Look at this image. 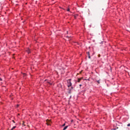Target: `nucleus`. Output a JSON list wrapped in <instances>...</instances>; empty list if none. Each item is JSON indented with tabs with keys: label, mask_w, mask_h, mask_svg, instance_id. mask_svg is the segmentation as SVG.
Instances as JSON below:
<instances>
[{
	"label": "nucleus",
	"mask_w": 130,
	"mask_h": 130,
	"mask_svg": "<svg viewBox=\"0 0 130 130\" xmlns=\"http://www.w3.org/2000/svg\"><path fill=\"white\" fill-rule=\"evenodd\" d=\"M72 86V83L71 82H68V87H70Z\"/></svg>",
	"instance_id": "1"
},
{
	"label": "nucleus",
	"mask_w": 130,
	"mask_h": 130,
	"mask_svg": "<svg viewBox=\"0 0 130 130\" xmlns=\"http://www.w3.org/2000/svg\"><path fill=\"white\" fill-rule=\"evenodd\" d=\"M26 52H27V53H30V52H31V51H30V49L28 48L26 50Z\"/></svg>",
	"instance_id": "2"
},
{
	"label": "nucleus",
	"mask_w": 130,
	"mask_h": 130,
	"mask_svg": "<svg viewBox=\"0 0 130 130\" xmlns=\"http://www.w3.org/2000/svg\"><path fill=\"white\" fill-rule=\"evenodd\" d=\"M88 55V58H91V56H90V53L89 52H87Z\"/></svg>",
	"instance_id": "3"
},
{
	"label": "nucleus",
	"mask_w": 130,
	"mask_h": 130,
	"mask_svg": "<svg viewBox=\"0 0 130 130\" xmlns=\"http://www.w3.org/2000/svg\"><path fill=\"white\" fill-rule=\"evenodd\" d=\"M68 127H69V126H66L64 128H63V130H65V129H67V128H68Z\"/></svg>",
	"instance_id": "4"
},
{
	"label": "nucleus",
	"mask_w": 130,
	"mask_h": 130,
	"mask_svg": "<svg viewBox=\"0 0 130 130\" xmlns=\"http://www.w3.org/2000/svg\"><path fill=\"white\" fill-rule=\"evenodd\" d=\"M78 82H80V81H81V80H83V78H78Z\"/></svg>",
	"instance_id": "5"
},
{
	"label": "nucleus",
	"mask_w": 130,
	"mask_h": 130,
	"mask_svg": "<svg viewBox=\"0 0 130 130\" xmlns=\"http://www.w3.org/2000/svg\"><path fill=\"white\" fill-rule=\"evenodd\" d=\"M48 84H49L50 85H52V83L51 82H48Z\"/></svg>",
	"instance_id": "6"
},
{
	"label": "nucleus",
	"mask_w": 130,
	"mask_h": 130,
	"mask_svg": "<svg viewBox=\"0 0 130 130\" xmlns=\"http://www.w3.org/2000/svg\"><path fill=\"white\" fill-rule=\"evenodd\" d=\"M67 11H68V12H70V8H68V9H67Z\"/></svg>",
	"instance_id": "7"
},
{
	"label": "nucleus",
	"mask_w": 130,
	"mask_h": 130,
	"mask_svg": "<svg viewBox=\"0 0 130 130\" xmlns=\"http://www.w3.org/2000/svg\"><path fill=\"white\" fill-rule=\"evenodd\" d=\"M69 94H71V89H70L69 91L68 92Z\"/></svg>",
	"instance_id": "8"
},
{
	"label": "nucleus",
	"mask_w": 130,
	"mask_h": 130,
	"mask_svg": "<svg viewBox=\"0 0 130 130\" xmlns=\"http://www.w3.org/2000/svg\"><path fill=\"white\" fill-rule=\"evenodd\" d=\"M66 125V123H64L62 125V126H64Z\"/></svg>",
	"instance_id": "9"
},
{
	"label": "nucleus",
	"mask_w": 130,
	"mask_h": 130,
	"mask_svg": "<svg viewBox=\"0 0 130 130\" xmlns=\"http://www.w3.org/2000/svg\"><path fill=\"white\" fill-rule=\"evenodd\" d=\"M127 126H130V123L128 124L127 125Z\"/></svg>",
	"instance_id": "10"
},
{
	"label": "nucleus",
	"mask_w": 130,
	"mask_h": 130,
	"mask_svg": "<svg viewBox=\"0 0 130 130\" xmlns=\"http://www.w3.org/2000/svg\"><path fill=\"white\" fill-rule=\"evenodd\" d=\"M0 81H3V79L0 78Z\"/></svg>",
	"instance_id": "11"
},
{
	"label": "nucleus",
	"mask_w": 130,
	"mask_h": 130,
	"mask_svg": "<svg viewBox=\"0 0 130 130\" xmlns=\"http://www.w3.org/2000/svg\"><path fill=\"white\" fill-rule=\"evenodd\" d=\"M12 121H13V122H14V123H15V121H14V120H12Z\"/></svg>",
	"instance_id": "12"
},
{
	"label": "nucleus",
	"mask_w": 130,
	"mask_h": 130,
	"mask_svg": "<svg viewBox=\"0 0 130 130\" xmlns=\"http://www.w3.org/2000/svg\"><path fill=\"white\" fill-rule=\"evenodd\" d=\"M19 105H17V107H19Z\"/></svg>",
	"instance_id": "13"
},
{
	"label": "nucleus",
	"mask_w": 130,
	"mask_h": 130,
	"mask_svg": "<svg viewBox=\"0 0 130 130\" xmlns=\"http://www.w3.org/2000/svg\"><path fill=\"white\" fill-rule=\"evenodd\" d=\"M99 57H100V54L98 55Z\"/></svg>",
	"instance_id": "14"
},
{
	"label": "nucleus",
	"mask_w": 130,
	"mask_h": 130,
	"mask_svg": "<svg viewBox=\"0 0 130 130\" xmlns=\"http://www.w3.org/2000/svg\"><path fill=\"white\" fill-rule=\"evenodd\" d=\"M23 76H26V74H24Z\"/></svg>",
	"instance_id": "15"
},
{
	"label": "nucleus",
	"mask_w": 130,
	"mask_h": 130,
	"mask_svg": "<svg viewBox=\"0 0 130 130\" xmlns=\"http://www.w3.org/2000/svg\"><path fill=\"white\" fill-rule=\"evenodd\" d=\"M24 123H25V122H24V121L23 122V125H24Z\"/></svg>",
	"instance_id": "16"
},
{
	"label": "nucleus",
	"mask_w": 130,
	"mask_h": 130,
	"mask_svg": "<svg viewBox=\"0 0 130 130\" xmlns=\"http://www.w3.org/2000/svg\"><path fill=\"white\" fill-rule=\"evenodd\" d=\"M73 121H74V120H71V122H73Z\"/></svg>",
	"instance_id": "17"
},
{
	"label": "nucleus",
	"mask_w": 130,
	"mask_h": 130,
	"mask_svg": "<svg viewBox=\"0 0 130 130\" xmlns=\"http://www.w3.org/2000/svg\"><path fill=\"white\" fill-rule=\"evenodd\" d=\"M47 123L48 125H49V123Z\"/></svg>",
	"instance_id": "18"
},
{
	"label": "nucleus",
	"mask_w": 130,
	"mask_h": 130,
	"mask_svg": "<svg viewBox=\"0 0 130 130\" xmlns=\"http://www.w3.org/2000/svg\"><path fill=\"white\" fill-rule=\"evenodd\" d=\"M71 79H69V81H71Z\"/></svg>",
	"instance_id": "19"
},
{
	"label": "nucleus",
	"mask_w": 130,
	"mask_h": 130,
	"mask_svg": "<svg viewBox=\"0 0 130 130\" xmlns=\"http://www.w3.org/2000/svg\"><path fill=\"white\" fill-rule=\"evenodd\" d=\"M80 86H82V85L80 84Z\"/></svg>",
	"instance_id": "20"
},
{
	"label": "nucleus",
	"mask_w": 130,
	"mask_h": 130,
	"mask_svg": "<svg viewBox=\"0 0 130 130\" xmlns=\"http://www.w3.org/2000/svg\"><path fill=\"white\" fill-rule=\"evenodd\" d=\"M100 82H99V84L100 83Z\"/></svg>",
	"instance_id": "21"
},
{
	"label": "nucleus",
	"mask_w": 130,
	"mask_h": 130,
	"mask_svg": "<svg viewBox=\"0 0 130 130\" xmlns=\"http://www.w3.org/2000/svg\"><path fill=\"white\" fill-rule=\"evenodd\" d=\"M72 89H73V87H72Z\"/></svg>",
	"instance_id": "22"
}]
</instances>
